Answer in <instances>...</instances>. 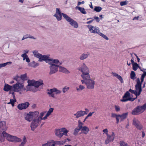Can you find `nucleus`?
Instances as JSON below:
<instances>
[{
    "mask_svg": "<svg viewBox=\"0 0 146 146\" xmlns=\"http://www.w3.org/2000/svg\"><path fill=\"white\" fill-rule=\"evenodd\" d=\"M136 84L135 85V87L136 92L135 96L137 97L139 96L141 94L142 92L141 85L142 83L141 81H140V79L139 78H137L136 80Z\"/></svg>",
    "mask_w": 146,
    "mask_h": 146,
    "instance_id": "8",
    "label": "nucleus"
},
{
    "mask_svg": "<svg viewBox=\"0 0 146 146\" xmlns=\"http://www.w3.org/2000/svg\"><path fill=\"white\" fill-rule=\"evenodd\" d=\"M80 130L81 129L78 128H76L74 129V134L75 135H76Z\"/></svg>",
    "mask_w": 146,
    "mask_h": 146,
    "instance_id": "47",
    "label": "nucleus"
},
{
    "mask_svg": "<svg viewBox=\"0 0 146 146\" xmlns=\"http://www.w3.org/2000/svg\"><path fill=\"white\" fill-rule=\"evenodd\" d=\"M12 94L13 96V99H11L10 100V102H11V104L12 106H14V103L15 102H16V100L15 99V96L14 95V93L13 92L12 93Z\"/></svg>",
    "mask_w": 146,
    "mask_h": 146,
    "instance_id": "33",
    "label": "nucleus"
},
{
    "mask_svg": "<svg viewBox=\"0 0 146 146\" xmlns=\"http://www.w3.org/2000/svg\"><path fill=\"white\" fill-rule=\"evenodd\" d=\"M78 128L81 129H82V125H83V123L81 122L80 120H79L78 121Z\"/></svg>",
    "mask_w": 146,
    "mask_h": 146,
    "instance_id": "43",
    "label": "nucleus"
},
{
    "mask_svg": "<svg viewBox=\"0 0 146 146\" xmlns=\"http://www.w3.org/2000/svg\"><path fill=\"white\" fill-rule=\"evenodd\" d=\"M45 62L50 65L49 74L50 75L56 73L58 71L59 65H61L62 64L58 59H53L50 56Z\"/></svg>",
    "mask_w": 146,
    "mask_h": 146,
    "instance_id": "1",
    "label": "nucleus"
},
{
    "mask_svg": "<svg viewBox=\"0 0 146 146\" xmlns=\"http://www.w3.org/2000/svg\"><path fill=\"white\" fill-rule=\"evenodd\" d=\"M129 91L132 94H134L135 95L136 92L135 90H133L131 89H130L129 90Z\"/></svg>",
    "mask_w": 146,
    "mask_h": 146,
    "instance_id": "58",
    "label": "nucleus"
},
{
    "mask_svg": "<svg viewBox=\"0 0 146 146\" xmlns=\"http://www.w3.org/2000/svg\"><path fill=\"white\" fill-rule=\"evenodd\" d=\"M85 2L84 1H83L82 2H78V5L79 6L81 4H84Z\"/></svg>",
    "mask_w": 146,
    "mask_h": 146,
    "instance_id": "60",
    "label": "nucleus"
},
{
    "mask_svg": "<svg viewBox=\"0 0 146 146\" xmlns=\"http://www.w3.org/2000/svg\"><path fill=\"white\" fill-rule=\"evenodd\" d=\"M120 81L121 83H122L123 82V80L121 76L119 75L117 77H116Z\"/></svg>",
    "mask_w": 146,
    "mask_h": 146,
    "instance_id": "51",
    "label": "nucleus"
},
{
    "mask_svg": "<svg viewBox=\"0 0 146 146\" xmlns=\"http://www.w3.org/2000/svg\"><path fill=\"white\" fill-rule=\"evenodd\" d=\"M119 117H120V115L118 114V115L117 117L115 118L116 119L117 123H118L119 122Z\"/></svg>",
    "mask_w": 146,
    "mask_h": 146,
    "instance_id": "57",
    "label": "nucleus"
},
{
    "mask_svg": "<svg viewBox=\"0 0 146 146\" xmlns=\"http://www.w3.org/2000/svg\"><path fill=\"white\" fill-rule=\"evenodd\" d=\"M115 110L117 111H119L120 110V108L119 106H118L115 105Z\"/></svg>",
    "mask_w": 146,
    "mask_h": 146,
    "instance_id": "52",
    "label": "nucleus"
},
{
    "mask_svg": "<svg viewBox=\"0 0 146 146\" xmlns=\"http://www.w3.org/2000/svg\"><path fill=\"white\" fill-rule=\"evenodd\" d=\"M94 18L93 19H94V20H95L97 22H99L100 20L98 17L95 16Z\"/></svg>",
    "mask_w": 146,
    "mask_h": 146,
    "instance_id": "56",
    "label": "nucleus"
},
{
    "mask_svg": "<svg viewBox=\"0 0 146 146\" xmlns=\"http://www.w3.org/2000/svg\"><path fill=\"white\" fill-rule=\"evenodd\" d=\"M28 84L27 86V88L29 90L33 91H35L34 90V88H38L39 86L43 85V83L42 81H35L34 80H28Z\"/></svg>",
    "mask_w": 146,
    "mask_h": 146,
    "instance_id": "3",
    "label": "nucleus"
},
{
    "mask_svg": "<svg viewBox=\"0 0 146 146\" xmlns=\"http://www.w3.org/2000/svg\"><path fill=\"white\" fill-rule=\"evenodd\" d=\"M44 112H41L39 115H38V118L32 121L31 123L30 126L31 130L32 131H34L39 124L41 120L42 119V117L44 115Z\"/></svg>",
    "mask_w": 146,
    "mask_h": 146,
    "instance_id": "5",
    "label": "nucleus"
},
{
    "mask_svg": "<svg viewBox=\"0 0 146 146\" xmlns=\"http://www.w3.org/2000/svg\"><path fill=\"white\" fill-rule=\"evenodd\" d=\"M48 116V115H47V114H46L44 117L43 118H42V119L45 120L47 118V117Z\"/></svg>",
    "mask_w": 146,
    "mask_h": 146,
    "instance_id": "63",
    "label": "nucleus"
},
{
    "mask_svg": "<svg viewBox=\"0 0 146 146\" xmlns=\"http://www.w3.org/2000/svg\"><path fill=\"white\" fill-rule=\"evenodd\" d=\"M133 124L136 128L139 130H141L143 127L140 122L135 118H134L133 119Z\"/></svg>",
    "mask_w": 146,
    "mask_h": 146,
    "instance_id": "14",
    "label": "nucleus"
},
{
    "mask_svg": "<svg viewBox=\"0 0 146 146\" xmlns=\"http://www.w3.org/2000/svg\"><path fill=\"white\" fill-rule=\"evenodd\" d=\"M29 104L28 102H26L24 103L19 104L18 105L17 108L20 110H22L26 109L29 107Z\"/></svg>",
    "mask_w": 146,
    "mask_h": 146,
    "instance_id": "18",
    "label": "nucleus"
},
{
    "mask_svg": "<svg viewBox=\"0 0 146 146\" xmlns=\"http://www.w3.org/2000/svg\"><path fill=\"white\" fill-rule=\"evenodd\" d=\"M143 73L142 75L141 78V82H143L144 81V78L145 76H146V72L144 71L143 72Z\"/></svg>",
    "mask_w": 146,
    "mask_h": 146,
    "instance_id": "40",
    "label": "nucleus"
},
{
    "mask_svg": "<svg viewBox=\"0 0 146 146\" xmlns=\"http://www.w3.org/2000/svg\"><path fill=\"white\" fill-rule=\"evenodd\" d=\"M119 144L120 146H130L127 143L123 141H120Z\"/></svg>",
    "mask_w": 146,
    "mask_h": 146,
    "instance_id": "37",
    "label": "nucleus"
},
{
    "mask_svg": "<svg viewBox=\"0 0 146 146\" xmlns=\"http://www.w3.org/2000/svg\"><path fill=\"white\" fill-rule=\"evenodd\" d=\"M55 143L53 140L48 141L46 143L42 145V146H54Z\"/></svg>",
    "mask_w": 146,
    "mask_h": 146,
    "instance_id": "25",
    "label": "nucleus"
},
{
    "mask_svg": "<svg viewBox=\"0 0 146 146\" xmlns=\"http://www.w3.org/2000/svg\"><path fill=\"white\" fill-rule=\"evenodd\" d=\"M86 113L85 112L83 111H80L77 112L76 113L74 114V115L76 116L77 118H78L79 117L82 116Z\"/></svg>",
    "mask_w": 146,
    "mask_h": 146,
    "instance_id": "21",
    "label": "nucleus"
},
{
    "mask_svg": "<svg viewBox=\"0 0 146 146\" xmlns=\"http://www.w3.org/2000/svg\"><path fill=\"white\" fill-rule=\"evenodd\" d=\"M138 67V65L136 63H135L133 65V69L134 70L136 71L137 70Z\"/></svg>",
    "mask_w": 146,
    "mask_h": 146,
    "instance_id": "41",
    "label": "nucleus"
},
{
    "mask_svg": "<svg viewBox=\"0 0 146 146\" xmlns=\"http://www.w3.org/2000/svg\"><path fill=\"white\" fill-rule=\"evenodd\" d=\"M137 97L136 96V97L134 98H131L130 97L128 99V101H130L131 102H133L134 101L135 99L137 98Z\"/></svg>",
    "mask_w": 146,
    "mask_h": 146,
    "instance_id": "55",
    "label": "nucleus"
},
{
    "mask_svg": "<svg viewBox=\"0 0 146 146\" xmlns=\"http://www.w3.org/2000/svg\"><path fill=\"white\" fill-rule=\"evenodd\" d=\"M27 141L26 139L25 136H24L23 139V141L21 142L20 144L23 146H24L25 144L26 143Z\"/></svg>",
    "mask_w": 146,
    "mask_h": 146,
    "instance_id": "42",
    "label": "nucleus"
},
{
    "mask_svg": "<svg viewBox=\"0 0 146 146\" xmlns=\"http://www.w3.org/2000/svg\"><path fill=\"white\" fill-rule=\"evenodd\" d=\"M13 88V87L10 86L8 84H5V85L3 90L5 91H8Z\"/></svg>",
    "mask_w": 146,
    "mask_h": 146,
    "instance_id": "27",
    "label": "nucleus"
},
{
    "mask_svg": "<svg viewBox=\"0 0 146 146\" xmlns=\"http://www.w3.org/2000/svg\"><path fill=\"white\" fill-rule=\"evenodd\" d=\"M135 72L133 71H131L130 73V78L133 80H134L135 78Z\"/></svg>",
    "mask_w": 146,
    "mask_h": 146,
    "instance_id": "38",
    "label": "nucleus"
},
{
    "mask_svg": "<svg viewBox=\"0 0 146 146\" xmlns=\"http://www.w3.org/2000/svg\"><path fill=\"white\" fill-rule=\"evenodd\" d=\"M118 115H117L115 113H112L111 114V116L113 117H115L116 118L117 117Z\"/></svg>",
    "mask_w": 146,
    "mask_h": 146,
    "instance_id": "59",
    "label": "nucleus"
},
{
    "mask_svg": "<svg viewBox=\"0 0 146 146\" xmlns=\"http://www.w3.org/2000/svg\"><path fill=\"white\" fill-rule=\"evenodd\" d=\"M62 15L64 18L68 22L70 25L74 28H77L78 27V25L77 23L70 17L68 16L66 14L62 13Z\"/></svg>",
    "mask_w": 146,
    "mask_h": 146,
    "instance_id": "9",
    "label": "nucleus"
},
{
    "mask_svg": "<svg viewBox=\"0 0 146 146\" xmlns=\"http://www.w3.org/2000/svg\"><path fill=\"white\" fill-rule=\"evenodd\" d=\"M83 79V80H81L82 83L85 84L88 89L91 90L94 88L95 82L93 80L90 79V76L88 78L86 77Z\"/></svg>",
    "mask_w": 146,
    "mask_h": 146,
    "instance_id": "4",
    "label": "nucleus"
},
{
    "mask_svg": "<svg viewBox=\"0 0 146 146\" xmlns=\"http://www.w3.org/2000/svg\"><path fill=\"white\" fill-rule=\"evenodd\" d=\"M48 92H47V94L49 95V96L52 97L53 98H55L54 94V93H55L56 94H59L61 93V91L57 89L56 88H54L50 90H47Z\"/></svg>",
    "mask_w": 146,
    "mask_h": 146,
    "instance_id": "12",
    "label": "nucleus"
},
{
    "mask_svg": "<svg viewBox=\"0 0 146 146\" xmlns=\"http://www.w3.org/2000/svg\"><path fill=\"white\" fill-rule=\"evenodd\" d=\"M29 64L30 66L32 67L33 68H35L36 67L38 66L39 65V63H36L34 61H33L29 63Z\"/></svg>",
    "mask_w": 146,
    "mask_h": 146,
    "instance_id": "31",
    "label": "nucleus"
},
{
    "mask_svg": "<svg viewBox=\"0 0 146 146\" xmlns=\"http://www.w3.org/2000/svg\"><path fill=\"white\" fill-rule=\"evenodd\" d=\"M3 134L7 139L9 141L13 142H20L21 139L17 137L13 136L8 134L6 132H3Z\"/></svg>",
    "mask_w": 146,
    "mask_h": 146,
    "instance_id": "6",
    "label": "nucleus"
},
{
    "mask_svg": "<svg viewBox=\"0 0 146 146\" xmlns=\"http://www.w3.org/2000/svg\"><path fill=\"white\" fill-rule=\"evenodd\" d=\"M128 113H123L121 115H120V117L121 118V121H123L127 116Z\"/></svg>",
    "mask_w": 146,
    "mask_h": 146,
    "instance_id": "32",
    "label": "nucleus"
},
{
    "mask_svg": "<svg viewBox=\"0 0 146 146\" xmlns=\"http://www.w3.org/2000/svg\"><path fill=\"white\" fill-rule=\"evenodd\" d=\"M28 38H32L34 39H36V38H34L33 36H32L31 35L29 34H27L24 36L22 38L21 40H23L25 39Z\"/></svg>",
    "mask_w": 146,
    "mask_h": 146,
    "instance_id": "29",
    "label": "nucleus"
},
{
    "mask_svg": "<svg viewBox=\"0 0 146 146\" xmlns=\"http://www.w3.org/2000/svg\"><path fill=\"white\" fill-rule=\"evenodd\" d=\"M85 88V87L83 85H80L79 86V87L76 88V90L78 91H81Z\"/></svg>",
    "mask_w": 146,
    "mask_h": 146,
    "instance_id": "36",
    "label": "nucleus"
},
{
    "mask_svg": "<svg viewBox=\"0 0 146 146\" xmlns=\"http://www.w3.org/2000/svg\"><path fill=\"white\" fill-rule=\"evenodd\" d=\"M103 134H106L107 135V136L108 135V130L107 129H105L103 130Z\"/></svg>",
    "mask_w": 146,
    "mask_h": 146,
    "instance_id": "53",
    "label": "nucleus"
},
{
    "mask_svg": "<svg viewBox=\"0 0 146 146\" xmlns=\"http://www.w3.org/2000/svg\"><path fill=\"white\" fill-rule=\"evenodd\" d=\"M75 8L76 9H78L82 13L84 14H86V12L85 10V9L83 7H79L76 6Z\"/></svg>",
    "mask_w": 146,
    "mask_h": 146,
    "instance_id": "28",
    "label": "nucleus"
},
{
    "mask_svg": "<svg viewBox=\"0 0 146 146\" xmlns=\"http://www.w3.org/2000/svg\"><path fill=\"white\" fill-rule=\"evenodd\" d=\"M27 75L26 74L22 75L21 77L17 76H16L14 78V79L17 81H18L19 82L22 83H23L24 81L27 80Z\"/></svg>",
    "mask_w": 146,
    "mask_h": 146,
    "instance_id": "15",
    "label": "nucleus"
},
{
    "mask_svg": "<svg viewBox=\"0 0 146 146\" xmlns=\"http://www.w3.org/2000/svg\"><path fill=\"white\" fill-rule=\"evenodd\" d=\"M32 52L35 57L39 58L38 61L39 62L46 61L50 56L49 55H42L38 53V51L36 50H34Z\"/></svg>",
    "mask_w": 146,
    "mask_h": 146,
    "instance_id": "7",
    "label": "nucleus"
},
{
    "mask_svg": "<svg viewBox=\"0 0 146 146\" xmlns=\"http://www.w3.org/2000/svg\"><path fill=\"white\" fill-rule=\"evenodd\" d=\"M60 65H59L58 68H59V71L63 73L68 74L70 73V72L66 68L62 66H60Z\"/></svg>",
    "mask_w": 146,
    "mask_h": 146,
    "instance_id": "23",
    "label": "nucleus"
},
{
    "mask_svg": "<svg viewBox=\"0 0 146 146\" xmlns=\"http://www.w3.org/2000/svg\"><path fill=\"white\" fill-rule=\"evenodd\" d=\"M101 36H102L106 40H108V38L106 35L103 34L101 33Z\"/></svg>",
    "mask_w": 146,
    "mask_h": 146,
    "instance_id": "50",
    "label": "nucleus"
},
{
    "mask_svg": "<svg viewBox=\"0 0 146 146\" xmlns=\"http://www.w3.org/2000/svg\"><path fill=\"white\" fill-rule=\"evenodd\" d=\"M146 109V103L143 106H139L133 110L132 111V115H136L141 113L144 111Z\"/></svg>",
    "mask_w": 146,
    "mask_h": 146,
    "instance_id": "10",
    "label": "nucleus"
},
{
    "mask_svg": "<svg viewBox=\"0 0 146 146\" xmlns=\"http://www.w3.org/2000/svg\"><path fill=\"white\" fill-rule=\"evenodd\" d=\"M68 131L65 128H63L59 129H56L55 133L58 137L61 138L63 135H66Z\"/></svg>",
    "mask_w": 146,
    "mask_h": 146,
    "instance_id": "11",
    "label": "nucleus"
},
{
    "mask_svg": "<svg viewBox=\"0 0 146 146\" xmlns=\"http://www.w3.org/2000/svg\"><path fill=\"white\" fill-rule=\"evenodd\" d=\"M22 83L19 82L17 81V83L13 85V88L15 92H19L23 89L24 85Z\"/></svg>",
    "mask_w": 146,
    "mask_h": 146,
    "instance_id": "13",
    "label": "nucleus"
},
{
    "mask_svg": "<svg viewBox=\"0 0 146 146\" xmlns=\"http://www.w3.org/2000/svg\"><path fill=\"white\" fill-rule=\"evenodd\" d=\"M63 13H61L60 9L58 8H56V13L54 15V16L55 17L57 20L59 21L62 19V15Z\"/></svg>",
    "mask_w": 146,
    "mask_h": 146,
    "instance_id": "17",
    "label": "nucleus"
},
{
    "mask_svg": "<svg viewBox=\"0 0 146 146\" xmlns=\"http://www.w3.org/2000/svg\"><path fill=\"white\" fill-rule=\"evenodd\" d=\"M107 136L111 141H112L114 140L115 136L113 132L112 133V134L111 135H108Z\"/></svg>",
    "mask_w": 146,
    "mask_h": 146,
    "instance_id": "34",
    "label": "nucleus"
},
{
    "mask_svg": "<svg viewBox=\"0 0 146 146\" xmlns=\"http://www.w3.org/2000/svg\"><path fill=\"white\" fill-rule=\"evenodd\" d=\"M130 94L128 91L127 92L123 97V98L121 100V101L125 102L128 101V99L130 97Z\"/></svg>",
    "mask_w": 146,
    "mask_h": 146,
    "instance_id": "20",
    "label": "nucleus"
},
{
    "mask_svg": "<svg viewBox=\"0 0 146 146\" xmlns=\"http://www.w3.org/2000/svg\"><path fill=\"white\" fill-rule=\"evenodd\" d=\"M94 21V19H92L91 20H90V21H89L86 22V23L88 24H90L93 21Z\"/></svg>",
    "mask_w": 146,
    "mask_h": 146,
    "instance_id": "61",
    "label": "nucleus"
},
{
    "mask_svg": "<svg viewBox=\"0 0 146 146\" xmlns=\"http://www.w3.org/2000/svg\"><path fill=\"white\" fill-rule=\"evenodd\" d=\"M25 60L26 62H27L29 63L30 62L29 58L28 57H27L26 58Z\"/></svg>",
    "mask_w": 146,
    "mask_h": 146,
    "instance_id": "64",
    "label": "nucleus"
},
{
    "mask_svg": "<svg viewBox=\"0 0 146 146\" xmlns=\"http://www.w3.org/2000/svg\"><path fill=\"white\" fill-rule=\"evenodd\" d=\"M11 64V62H7L6 63H4L3 64H0V69L3 67H5L8 64Z\"/></svg>",
    "mask_w": 146,
    "mask_h": 146,
    "instance_id": "39",
    "label": "nucleus"
},
{
    "mask_svg": "<svg viewBox=\"0 0 146 146\" xmlns=\"http://www.w3.org/2000/svg\"><path fill=\"white\" fill-rule=\"evenodd\" d=\"M5 132V131H3L1 133V134H0V141L1 142H3L5 140V137L3 135V132Z\"/></svg>",
    "mask_w": 146,
    "mask_h": 146,
    "instance_id": "35",
    "label": "nucleus"
},
{
    "mask_svg": "<svg viewBox=\"0 0 146 146\" xmlns=\"http://www.w3.org/2000/svg\"><path fill=\"white\" fill-rule=\"evenodd\" d=\"M31 113L33 117V120H34L35 119H37L38 118L39 114L38 112L35 111L34 112H31Z\"/></svg>",
    "mask_w": 146,
    "mask_h": 146,
    "instance_id": "26",
    "label": "nucleus"
},
{
    "mask_svg": "<svg viewBox=\"0 0 146 146\" xmlns=\"http://www.w3.org/2000/svg\"><path fill=\"white\" fill-rule=\"evenodd\" d=\"M88 27L90 31L94 33H98L100 35L99 30L98 28L96 27H94L90 25L87 26Z\"/></svg>",
    "mask_w": 146,
    "mask_h": 146,
    "instance_id": "16",
    "label": "nucleus"
},
{
    "mask_svg": "<svg viewBox=\"0 0 146 146\" xmlns=\"http://www.w3.org/2000/svg\"><path fill=\"white\" fill-rule=\"evenodd\" d=\"M78 69L82 73L81 76L83 78H85L86 77L89 78L90 75L89 69L85 63H82Z\"/></svg>",
    "mask_w": 146,
    "mask_h": 146,
    "instance_id": "2",
    "label": "nucleus"
},
{
    "mask_svg": "<svg viewBox=\"0 0 146 146\" xmlns=\"http://www.w3.org/2000/svg\"><path fill=\"white\" fill-rule=\"evenodd\" d=\"M21 56L23 58V60H24L27 57H28V55L26 54H24L21 55Z\"/></svg>",
    "mask_w": 146,
    "mask_h": 146,
    "instance_id": "49",
    "label": "nucleus"
},
{
    "mask_svg": "<svg viewBox=\"0 0 146 146\" xmlns=\"http://www.w3.org/2000/svg\"><path fill=\"white\" fill-rule=\"evenodd\" d=\"M69 87L65 86L62 89V92L64 93H65L69 89Z\"/></svg>",
    "mask_w": 146,
    "mask_h": 146,
    "instance_id": "45",
    "label": "nucleus"
},
{
    "mask_svg": "<svg viewBox=\"0 0 146 146\" xmlns=\"http://www.w3.org/2000/svg\"><path fill=\"white\" fill-rule=\"evenodd\" d=\"M32 115L31 112L25 115V118L26 120L29 122H31L33 119Z\"/></svg>",
    "mask_w": 146,
    "mask_h": 146,
    "instance_id": "24",
    "label": "nucleus"
},
{
    "mask_svg": "<svg viewBox=\"0 0 146 146\" xmlns=\"http://www.w3.org/2000/svg\"><path fill=\"white\" fill-rule=\"evenodd\" d=\"M53 110L54 109L53 108H50L46 113V114H47V115H48L49 116L51 113L53 112Z\"/></svg>",
    "mask_w": 146,
    "mask_h": 146,
    "instance_id": "46",
    "label": "nucleus"
},
{
    "mask_svg": "<svg viewBox=\"0 0 146 146\" xmlns=\"http://www.w3.org/2000/svg\"><path fill=\"white\" fill-rule=\"evenodd\" d=\"M112 74L114 76L116 77H117L119 75L118 74L112 72Z\"/></svg>",
    "mask_w": 146,
    "mask_h": 146,
    "instance_id": "62",
    "label": "nucleus"
},
{
    "mask_svg": "<svg viewBox=\"0 0 146 146\" xmlns=\"http://www.w3.org/2000/svg\"><path fill=\"white\" fill-rule=\"evenodd\" d=\"M82 132L84 134H87L89 132V128L86 126H84L81 129Z\"/></svg>",
    "mask_w": 146,
    "mask_h": 146,
    "instance_id": "30",
    "label": "nucleus"
},
{
    "mask_svg": "<svg viewBox=\"0 0 146 146\" xmlns=\"http://www.w3.org/2000/svg\"><path fill=\"white\" fill-rule=\"evenodd\" d=\"M90 55L88 52L84 53L81 54L79 57V59L81 60H83L88 58Z\"/></svg>",
    "mask_w": 146,
    "mask_h": 146,
    "instance_id": "22",
    "label": "nucleus"
},
{
    "mask_svg": "<svg viewBox=\"0 0 146 146\" xmlns=\"http://www.w3.org/2000/svg\"><path fill=\"white\" fill-rule=\"evenodd\" d=\"M128 3V1H121L120 2V5L121 6H123L127 5Z\"/></svg>",
    "mask_w": 146,
    "mask_h": 146,
    "instance_id": "44",
    "label": "nucleus"
},
{
    "mask_svg": "<svg viewBox=\"0 0 146 146\" xmlns=\"http://www.w3.org/2000/svg\"><path fill=\"white\" fill-rule=\"evenodd\" d=\"M111 142L110 140L109 139L108 137L107 136V138L105 141V143L106 144H108L110 142Z\"/></svg>",
    "mask_w": 146,
    "mask_h": 146,
    "instance_id": "54",
    "label": "nucleus"
},
{
    "mask_svg": "<svg viewBox=\"0 0 146 146\" xmlns=\"http://www.w3.org/2000/svg\"><path fill=\"white\" fill-rule=\"evenodd\" d=\"M94 10L97 12H99L100 11V7H96Z\"/></svg>",
    "mask_w": 146,
    "mask_h": 146,
    "instance_id": "48",
    "label": "nucleus"
},
{
    "mask_svg": "<svg viewBox=\"0 0 146 146\" xmlns=\"http://www.w3.org/2000/svg\"><path fill=\"white\" fill-rule=\"evenodd\" d=\"M7 129V127L6 125L5 121H2L0 122V134L3 131H5Z\"/></svg>",
    "mask_w": 146,
    "mask_h": 146,
    "instance_id": "19",
    "label": "nucleus"
}]
</instances>
